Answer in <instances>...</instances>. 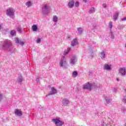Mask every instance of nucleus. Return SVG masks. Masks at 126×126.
Instances as JSON below:
<instances>
[{
  "label": "nucleus",
  "mask_w": 126,
  "mask_h": 126,
  "mask_svg": "<svg viewBox=\"0 0 126 126\" xmlns=\"http://www.w3.org/2000/svg\"><path fill=\"white\" fill-rule=\"evenodd\" d=\"M10 34L12 35V36H15V31L13 30L11 31Z\"/></svg>",
  "instance_id": "20"
},
{
  "label": "nucleus",
  "mask_w": 126,
  "mask_h": 126,
  "mask_svg": "<svg viewBox=\"0 0 126 126\" xmlns=\"http://www.w3.org/2000/svg\"><path fill=\"white\" fill-rule=\"evenodd\" d=\"M118 16H119V13L116 12L113 15V18L114 20H117L118 19Z\"/></svg>",
  "instance_id": "13"
},
{
  "label": "nucleus",
  "mask_w": 126,
  "mask_h": 126,
  "mask_svg": "<svg viewBox=\"0 0 126 126\" xmlns=\"http://www.w3.org/2000/svg\"><path fill=\"white\" fill-rule=\"evenodd\" d=\"M109 26H110V29H112V27H113V22H110L109 23Z\"/></svg>",
  "instance_id": "24"
},
{
  "label": "nucleus",
  "mask_w": 126,
  "mask_h": 126,
  "mask_svg": "<svg viewBox=\"0 0 126 126\" xmlns=\"http://www.w3.org/2000/svg\"><path fill=\"white\" fill-rule=\"evenodd\" d=\"M15 42L17 44H19L21 46H24V41L22 40H19L18 38H15Z\"/></svg>",
  "instance_id": "6"
},
{
  "label": "nucleus",
  "mask_w": 126,
  "mask_h": 126,
  "mask_svg": "<svg viewBox=\"0 0 126 126\" xmlns=\"http://www.w3.org/2000/svg\"><path fill=\"white\" fill-rule=\"evenodd\" d=\"M78 73L76 71L73 72V76H75V77H76L77 76Z\"/></svg>",
  "instance_id": "22"
},
{
  "label": "nucleus",
  "mask_w": 126,
  "mask_h": 126,
  "mask_svg": "<svg viewBox=\"0 0 126 126\" xmlns=\"http://www.w3.org/2000/svg\"><path fill=\"white\" fill-rule=\"evenodd\" d=\"M1 29V25H0V30Z\"/></svg>",
  "instance_id": "35"
},
{
  "label": "nucleus",
  "mask_w": 126,
  "mask_h": 126,
  "mask_svg": "<svg viewBox=\"0 0 126 126\" xmlns=\"http://www.w3.org/2000/svg\"><path fill=\"white\" fill-rule=\"evenodd\" d=\"M52 93L51 94H57V90L55 89V88H51Z\"/></svg>",
  "instance_id": "14"
},
{
  "label": "nucleus",
  "mask_w": 126,
  "mask_h": 126,
  "mask_svg": "<svg viewBox=\"0 0 126 126\" xmlns=\"http://www.w3.org/2000/svg\"><path fill=\"white\" fill-rule=\"evenodd\" d=\"M19 82L20 83H21V82H22V78H20L19 79Z\"/></svg>",
  "instance_id": "28"
},
{
  "label": "nucleus",
  "mask_w": 126,
  "mask_h": 126,
  "mask_svg": "<svg viewBox=\"0 0 126 126\" xmlns=\"http://www.w3.org/2000/svg\"><path fill=\"white\" fill-rule=\"evenodd\" d=\"M47 7V4H44L43 8H46Z\"/></svg>",
  "instance_id": "32"
},
{
  "label": "nucleus",
  "mask_w": 126,
  "mask_h": 126,
  "mask_svg": "<svg viewBox=\"0 0 126 126\" xmlns=\"http://www.w3.org/2000/svg\"><path fill=\"white\" fill-rule=\"evenodd\" d=\"M6 14L9 16H13L14 15V11L12 8H10L7 10Z\"/></svg>",
  "instance_id": "3"
},
{
  "label": "nucleus",
  "mask_w": 126,
  "mask_h": 126,
  "mask_svg": "<svg viewBox=\"0 0 126 126\" xmlns=\"http://www.w3.org/2000/svg\"><path fill=\"white\" fill-rule=\"evenodd\" d=\"M126 126V124H125V126Z\"/></svg>",
  "instance_id": "38"
},
{
  "label": "nucleus",
  "mask_w": 126,
  "mask_h": 126,
  "mask_svg": "<svg viewBox=\"0 0 126 126\" xmlns=\"http://www.w3.org/2000/svg\"><path fill=\"white\" fill-rule=\"evenodd\" d=\"M119 73H120L121 75L122 76L126 75V68H120L119 69Z\"/></svg>",
  "instance_id": "7"
},
{
  "label": "nucleus",
  "mask_w": 126,
  "mask_h": 126,
  "mask_svg": "<svg viewBox=\"0 0 126 126\" xmlns=\"http://www.w3.org/2000/svg\"><path fill=\"white\" fill-rule=\"evenodd\" d=\"M117 81H119V78H117Z\"/></svg>",
  "instance_id": "36"
},
{
  "label": "nucleus",
  "mask_w": 126,
  "mask_h": 126,
  "mask_svg": "<svg viewBox=\"0 0 126 126\" xmlns=\"http://www.w3.org/2000/svg\"><path fill=\"white\" fill-rule=\"evenodd\" d=\"M52 121L57 126H63V123L59 119H53Z\"/></svg>",
  "instance_id": "2"
},
{
  "label": "nucleus",
  "mask_w": 126,
  "mask_h": 126,
  "mask_svg": "<svg viewBox=\"0 0 126 126\" xmlns=\"http://www.w3.org/2000/svg\"><path fill=\"white\" fill-rule=\"evenodd\" d=\"M74 5V1L73 0H70L68 3V7L72 8Z\"/></svg>",
  "instance_id": "8"
},
{
  "label": "nucleus",
  "mask_w": 126,
  "mask_h": 126,
  "mask_svg": "<svg viewBox=\"0 0 126 126\" xmlns=\"http://www.w3.org/2000/svg\"><path fill=\"white\" fill-rule=\"evenodd\" d=\"M106 3H103V7L104 8H106Z\"/></svg>",
  "instance_id": "31"
},
{
  "label": "nucleus",
  "mask_w": 126,
  "mask_h": 126,
  "mask_svg": "<svg viewBox=\"0 0 126 126\" xmlns=\"http://www.w3.org/2000/svg\"><path fill=\"white\" fill-rule=\"evenodd\" d=\"M12 47V43L9 41L4 42L3 44V49H4V50H7L8 51H9V50L11 49Z\"/></svg>",
  "instance_id": "1"
},
{
  "label": "nucleus",
  "mask_w": 126,
  "mask_h": 126,
  "mask_svg": "<svg viewBox=\"0 0 126 126\" xmlns=\"http://www.w3.org/2000/svg\"><path fill=\"white\" fill-rule=\"evenodd\" d=\"M101 59L103 60L104 59H105V53H104V51L102 52L101 53Z\"/></svg>",
  "instance_id": "18"
},
{
  "label": "nucleus",
  "mask_w": 126,
  "mask_h": 126,
  "mask_svg": "<svg viewBox=\"0 0 126 126\" xmlns=\"http://www.w3.org/2000/svg\"><path fill=\"white\" fill-rule=\"evenodd\" d=\"M26 5H27V6H28V7H30V6H31V5H32V2L30 1H29L27 2Z\"/></svg>",
  "instance_id": "15"
},
{
  "label": "nucleus",
  "mask_w": 126,
  "mask_h": 126,
  "mask_svg": "<svg viewBox=\"0 0 126 126\" xmlns=\"http://www.w3.org/2000/svg\"><path fill=\"white\" fill-rule=\"evenodd\" d=\"M75 6H76V7H78V6H79V2L78 1H76V2L75 3Z\"/></svg>",
  "instance_id": "23"
},
{
  "label": "nucleus",
  "mask_w": 126,
  "mask_h": 126,
  "mask_svg": "<svg viewBox=\"0 0 126 126\" xmlns=\"http://www.w3.org/2000/svg\"><path fill=\"white\" fill-rule=\"evenodd\" d=\"M53 21L54 22H57V21H58V17H57V16H54Z\"/></svg>",
  "instance_id": "19"
},
{
  "label": "nucleus",
  "mask_w": 126,
  "mask_h": 126,
  "mask_svg": "<svg viewBox=\"0 0 126 126\" xmlns=\"http://www.w3.org/2000/svg\"><path fill=\"white\" fill-rule=\"evenodd\" d=\"M104 69H106V70H111V66H110L109 65H105L103 66Z\"/></svg>",
  "instance_id": "12"
},
{
  "label": "nucleus",
  "mask_w": 126,
  "mask_h": 126,
  "mask_svg": "<svg viewBox=\"0 0 126 126\" xmlns=\"http://www.w3.org/2000/svg\"><path fill=\"white\" fill-rule=\"evenodd\" d=\"M75 59V57H73L71 59V63H72V64H74Z\"/></svg>",
  "instance_id": "17"
},
{
  "label": "nucleus",
  "mask_w": 126,
  "mask_h": 126,
  "mask_svg": "<svg viewBox=\"0 0 126 126\" xmlns=\"http://www.w3.org/2000/svg\"><path fill=\"white\" fill-rule=\"evenodd\" d=\"M40 42H41V39L38 38L37 39V43H40Z\"/></svg>",
  "instance_id": "29"
},
{
  "label": "nucleus",
  "mask_w": 126,
  "mask_h": 126,
  "mask_svg": "<svg viewBox=\"0 0 126 126\" xmlns=\"http://www.w3.org/2000/svg\"><path fill=\"white\" fill-rule=\"evenodd\" d=\"M123 102L124 103H126V98H123Z\"/></svg>",
  "instance_id": "30"
},
{
  "label": "nucleus",
  "mask_w": 126,
  "mask_h": 126,
  "mask_svg": "<svg viewBox=\"0 0 126 126\" xmlns=\"http://www.w3.org/2000/svg\"><path fill=\"white\" fill-rule=\"evenodd\" d=\"M95 12V9L94 7H92V8H91V9L90 10V13H93L94 12Z\"/></svg>",
  "instance_id": "21"
},
{
  "label": "nucleus",
  "mask_w": 126,
  "mask_h": 126,
  "mask_svg": "<svg viewBox=\"0 0 126 126\" xmlns=\"http://www.w3.org/2000/svg\"><path fill=\"white\" fill-rule=\"evenodd\" d=\"M84 2H87V0H83Z\"/></svg>",
  "instance_id": "33"
},
{
  "label": "nucleus",
  "mask_w": 126,
  "mask_h": 126,
  "mask_svg": "<svg viewBox=\"0 0 126 126\" xmlns=\"http://www.w3.org/2000/svg\"><path fill=\"white\" fill-rule=\"evenodd\" d=\"M15 115H16V116H19V117H21V116H22V111L21 109H15Z\"/></svg>",
  "instance_id": "5"
},
{
  "label": "nucleus",
  "mask_w": 126,
  "mask_h": 126,
  "mask_svg": "<svg viewBox=\"0 0 126 126\" xmlns=\"http://www.w3.org/2000/svg\"><path fill=\"white\" fill-rule=\"evenodd\" d=\"M17 30L18 32H19L20 33H21V28L20 27H18L17 29Z\"/></svg>",
  "instance_id": "25"
},
{
  "label": "nucleus",
  "mask_w": 126,
  "mask_h": 126,
  "mask_svg": "<svg viewBox=\"0 0 126 126\" xmlns=\"http://www.w3.org/2000/svg\"><path fill=\"white\" fill-rule=\"evenodd\" d=\"M67 104H68V102L66 100H63V106H67Z\"/></svg>",
  "instance_id": "16"
},
{
  "label": "nucleus",
  "mask_w": 126,
  "mask_h": 126,
  "mask_svg": "<svg viewBox=\"0 0 126 126\" xmlns=\"http://www.w3.org/2000/svg\"><path fill=\"white\" fill-rule=\"evenodd\" d=\"M2 96V95L0 94V97H1Z\"/></svg>",
  "instance_id": "37"
},
{
  "label": "nucleus",
  "mask_w": 126,
  "mask_h": 126,
  "mask_svg": "<svg viewBox=\"0 0 126 126\" xmlns=\"http://www.w3.org/2000/svg\"><path fill=\"white\" fill-rule=\"evenodd\" d=\"M78 31H79V33H82V29L81 28H79L78 29Z\"/></svg>",
  "instance_id": "26"
},
{
  "label": "nucleus",
  "mask_w": 126,
  "mask_h": 126,
  "mask_svg": "<svg viewBox=\"0 0 126 126\" xmlns=\"http://www.w3.org/2000/svg\"><path fill=\"white\" fill-rule=\"evenodd\" d=\"M32 29L33 32L37 31L38 30V27L36 25H33L32 27Z\"/></svg>",
  "instance_id": "10"
},
{
  "label": "nucleus",
  "mask_w": 126,
  "mask_h": 126,
  "mask_svg": "<svg viewBox=\"0 0 126 126\" xmlns=\"http://www.w3.org/2000/svg\"><path fill=\"white\" fill-rule=\"evenodd\" d=\"M78 42H77V39H74L71 43V46H72V47H73V45H77Z\"/></svg>",
  "instance_id": "11"
},
{
  "label": "nucleus",
  "mask_w": 126,
  "mask_h": 126,
  "mask_svg": "<svg viewBox=\"0 0 126 126\" xmlns=\"http://www.w3.org/2000/svg\"><path fill=\"white\" fill-rule=\"evenodd\" d=\"M63 58H64V57H62V60H61L60 63V66H63V65H64V64H66V62L65 61H63Z\"/></svg>",
  "instance_id": "9"
},
{
  "label": "nucleus",
  "mask_w": 126,
  "mask_h": 126,
  "mask_svg": "<svg viewBox=\"0 0 126 126\" xmlns=\"http://www.w3.org/2000/svg\"><path fill=\"white\" fill-rule=\"evenodd\" d=\"M126 20V18H124L123 19H122V20Z\"/></svg>",
  "instance_id": "34"
},
{
  "label": "nucleus",
  "mask_w": 126,
  "mask_h": 126,
  "mask_svg": "<svg viewBox=\"0 0 126 126\" xmlns=\"http://www.w3.org/2000/svg\"><path fill=\"white\" fill-rule=\"evenodd\" d=\"M69 49H67V50L65 51V53H64V55H67L68 54V52H69Z\"/></svg>",
  "instance_id": "27"
},
{
  "label": "nucleus",
  "mask_w": 126,
  "mask_h": 126,
  "mask_svg": "<svg viewBox=\"0 0 126 126\" xmlns=\"http://www.w3.org/2000/svg\"><path fill=\"white\" fill-rule=\"evenodd\" d=\"M83 89H86L87 90H89L91 91V84L88 82L87 84H86L83 87Z\"/></svg>",
  "instance_id": "4"
}]
</instances>
